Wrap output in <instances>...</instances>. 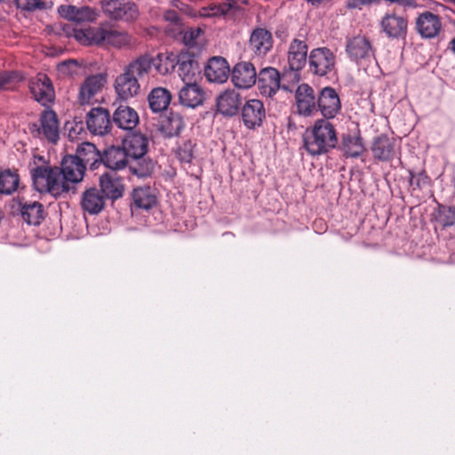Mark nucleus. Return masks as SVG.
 <instances>
[{"label":"nucleus","mask_w":455,"mask_h":455,"mask_svg":"<svg viewBox=\"0 0 455 455\" xmlns=\"http://www.w3.org/2000/svg\"><path fill=\"white\" fill-rule=\"evenodd\" d=\"M106 82V76L102 74L92 75L85 78L80 85L77 102L81 106H91L98 103L100 100V94Z\"/></svg>","instance_id":"nucleus-6"},{"label":"nucleus","mask_w":455,"mask_h":455,"mask_svg":"<svg viewBox=\"0 0 455 455\" xmlns=\"http://www.w3.org/2000/svg\"><path fill=\"white\" fill-rule=\"evenodd\" d=\"M317 105L322 115L326 118H333L340 110L339 95L331 87H325L322 90Z\"/></svg>","instance_id":"nucleus-19"},{"label":"nucleus","mask_w":455,"mask_h":455,"mask_svg":"<svg viewBox=\"0 0 455 455\" xmlns=\"http://www.w3.org/2000/svg\"><path fill=\"white\" fill-rule=\"evenodd\" d=\"M31 177L35 188L40 193H50L55 197L66 193L58 167L43 165L33 168Z\"/></svg>","instance_id":"nucleus-4"},{"label":"nucleus","mask_w":455,"mask_h":455,"mask_svg":"<svg viewBox=\"0 0 455 455\" xmlns=\"http://www.w3.org/2000/svg\"><path fill=\"white\" fill-rule=\"evenodd\" d=\"M166 129L170 136L178 135L184 127V122L178 114H172L166 120Z\"/></svg>","instance_id":"nucleus-44"},{"label":"nucleus","mask_w":455,"mask_h":455,"mask_svg":"<svg viewBox=\"0 0 455 455\" xmlns=\"http://www.w3.org/2000/svg\"><path fill=\"white\" fill-rule=\"evenodd\" d=\"M86 125L94 135H105L110 131L109 113L103 108H93L87 114Z\"/></svg>","instance_id":"nucleus-15"},{"label":"nucleus","mask_w":455,"mask_h":455,"mask_svg":"<svg viewBox=\"0 0 455 455\" xmlns=\"http://www.w3.org/2000/svg\"><path fill=\"white\" fill-rule=\"evenodd\" d=\"M307 44L306 41L294 38L290 43L287 53L289 68L293 71H300L307 64Z\"/></svg>","instance_id":"nucleus-18"},{"label":"nucleus","mask_w":455,"mask_h":455,"mask_svg":"<svg viewBox=\"0 0 455 455\" xmlns=\"http://www.w3.org/2000/svg\"><path fill=\"white\" fill-rule=\"evenodd\" d=\"M341 149L347 156L358 157L365 148L359 134H346L342 138Z\"/></svg>","instance_id":"nucleus-37"},{"label":"nucleus","mask_w":455,"mask_h":455,"mask_svg":"<svg viewBox=\"0 0 455 455\" xmlns=\"http://www.w3.org/2000/svg\"><path fill=\"white\" fill-rule=\"evenodd\" d=\"M258 87L262 95L272 97L280 88V75L274 68H266L258 75Z\"/></svg>","instance_id":"nucleus-21"},{"label":"nucleus","mask_w":455,"mask_h":455,"mask_svg":"<svg viewBox=\"0 0 455 455\" xmlns=\"http://www.w3.org/2000/svg\"><path fill=\"white\" fill-rule=\"evenodd\" d=\"M296 106L299 114L309 116L315 109V98L313 89L302 84L298 86L295 93Z\"/></svg>","instance_id":"nucleus-25"},{"label":"nucleus","mask_w":455,"mask_h":455,"mask_svg":"<svg viewBox=\"0 0 455 455\" xmlns=\"http://www.w3.org/2000/svg\"><path fill=\"white\" fill-rule=\"evenodd\" d=\"M4 1H5V0H0V3H1V2H4Z\"/></svg>","instance_id":"nucleus-53"},{"label":"nucleus","mask_w":455,"mask_h":455,"mask_svg":"<svg viewBox=\"0 0 455 455\" xmlns=\"http://www.w3.org/2000/svg\"><path fill=\"white\" fill-rule=\"evenodd\" d=\"M395 139L387 135L375 138L371 147L374 157L381 161L392 159L395 155Z\"/></svg>","instance_id":"nucleus-31"},{"label":"nucleus","mask_w":455,"mask_h":455,"mask_svg":"<svg viewBox=\"0 0 455 455\" xmlns=\"http://www.w3.org/2000/svg\"><path fill=\"white\" fill-rule=\"evenodd\" d=\"M73 156L79 158L80 162L84 163V167L89 164L92 166H95V164L101 160L100 151L96 148L94 144L90 142H84L79 145L76 150V156Z\"/></svg>","instance_id":"nucleus-38"},{"label":"nucleus","mask_w":455,"mask_h":455,"mask_svg":"<svg viewBox=\"0 0 455 455\" xmlns=\"http://www.w3.org/2000/svg\"><path fill=\"white\" fill-rule=\"evenodd\" d=\"M176 66H178V75L184 84L195 83V77L198 73V65L191 56L187 54L180 55Z\"/></svg>","instance_id":"nucleus-33"},{"label":"nucleus","mask_w":455,"mask_h":455,"mask_svg":"<svg viewBox=\"0 0 455 455\" xmlns=\"http://www.w3.org/2000/svg\"><path fill=\"white\" fill-rule=\"evenodd\" d=\"M100 6L103 13L115 20L131 22L140 14L137 5L130 1L101 0Z\"/></svg>","instance_id":"nucleus-5"},{"label":"nucleus","mask_w":455,"mask_h":455,"mask_svg":"<svg viewBox=\"0 0 455 455\" xmlns=\"http://www.w3.org/2000/svg\"><path fill=\"white\" fill-rule=\"evenodd\" d=\"M439 221L443 226H452L455 223V208H445L440 212Z\"/></svg>","instance_id":"nucleus-48"},{"label":"nucleus","mask_w":455,"mask_h":455,"mask_svg":"<svg viewBox=\"0 0 455 455\" xmlns=\"http://www.w3.org/2000/svg\"><path fill=\"white\" fill-rule=\"evenodd\" d=\"M100 191L105 198L118 199L123 196L124 185L116 173H105L100 179Z\"/></svg>","instance_id":"nucleus-28"},{"label":"nucleus","mask_w":455,"mask_h":455,"mask_svg":"<svg viewBox=\"0 0 455 455\" xmlns=\"http://www.w3.org/2000/svg\"><path fill=\"white\" fill-rule=\"evenodd\" d=\"M273 40L271 33L265 28H256L252 31L249 48L258 56H265L272 48Z\"/></svg>","instance_id":"nucleus-24"},{"label":"nucleus","mask_w":455,"mask_h":455,"mask_svg":"<svg viewBox=\"0 0 455 455\" xmlns=\"http://www.w3.org/2000/svg\"><path fill=\"white\" fill-rule=\"evenodd\" d=\"M38 136H44L50 142L56 143L59 140V122L55 112L44 110L40 116V126L36 128Z\"/></svg>","instance_id":"nucleus-22"},{"label":"nucleus","mask_w":455,"mask_h":455,"mask_svg":"<svg viewBox=\"0 0 455 455\" xmlns=\"http://www.w3.org/2000/svg\"><path fill=\"white\" fill-rule=\"evenodd\" d=\"M84 163L80 162L79 158L73 156H67L61 162L60 168V180L66 187V193L70 189V183H79L84 176Z\"/></svg>","instance_id":"nucleus-8"},{"label":"nucleus","mask_w":455,"mask_h":455,"mask_svg":"<svg viewBox=\"0 0 455 455\" xmlns=\"http://www.w3.org/2000/svg\"><path fill=\"white\" fill-rule=\"evenodd\" d=\"M379 27L388 38L399 39L406 36L408 20L401 15L387 12L381 18Z\"/></svg>","instance_id":"nucleus-11"},{"label":"nucleus","mask_w":455,"mask_h":455,"mask_svg":"<svg viewBox=\"0 0 455 455\" xmlns=\"http://www.w3.org/2000/svg\"><path fill=\"white\" fill-rule=\"evenodd\" d=\"M74 36L84 45H97L117 50L131 49L136 44V39L132 34L115 25L76 29Z\"/></svg>","instance_id":"nucleus-1"},{"label":"nucleus","mask_w":455,"mask_h":455,"mask_svg":"<svg viewBox=\"0 0 455 455\" xmlns=\"http://www.w3.org/2000/svg\"><path fill=\"white\" fill-rule=\"evenodd\" d=\"M123 148L129 158H140L148 151V139L140 133L128 134L123 141Z\"/></svg>","instance_id":"nucleus-26"},{"label":"nucleus","mask_w":455,"mask_h":455,"mask_svg":"<svg viewBox=\"0 0 455 455\" xmlns=\"http://www.w3.org/2000/svg\"><path fill=\"white\" fill-rule=\"evenodd\" d=\"M415 29L424 39L435 38L443 30L442 19L432 12L425 11L416 18Z\"/></svg>","instance_id":"nucleus-9"},{"label":"nucleus","mask_w":455,"mask_h":455,"mask_svg":"<svg viewBox=\"0 0 455 455\" xmlns=\"http://www.w3.org/2000/svg\"><path fill=\"white\" fill-rule=\"evenodd\" d=\"M105 196L96 188L86 189L81 197V207L89 214H98L105 206Z\"/></svg>","instance_id":"nucleus-27"},{"label":"nucleus","mask_w":455,"mask_h":455,"mask_svg":"<svg viewBox=\"0 0 455 455\" xmlns=\"http://www.w3.org/2000/svg\"><path fill=\"white\" fill-rule=\"evenodd\" d=\"M265 117L266 110L259 100H249L242 108L243 123L248 129L260 126Z\"/></svg>","instance_id":"nucleus-14"},{"label":"nucleus","mask_w":455,"mask_h":455,"mask_svg":"<svg viewBox=\"0 0 455 455\" xmlns=\"http://www.w3.org/2000/svg\"><path fill=\"white\" fill-rule=\"evenodd\" d=\"M346 52L349 59L357 64L370 60L374 57L371 44L364 36H355L348 39Z\"/></svg>","instance_id":"nucleus-10"},{"label":"nucleus","mask_w":455,"mask_h":455,"mask_svg":"<svg viewBox=\"0 0 455 455\" xmlns=\"http://www.w3.org/2000/svg\"><path fill=\"white\" fill-rule=\"evenodd\" d=\"M133 204L136 207L141 209H150L156 202L149 187L137 188L132 193Z\"/></svg>","instance_id":"nucleus-39"},{"label":"nucleus","mask_w":455,"mask_h":455,"mask_svg":"<svg viewBox=\"0 0 455 455\" xmlns=\"http://www.w3.org/2000/svg\"><path fill=\"white\" fill-rule=\"evenodd\" d=\"M194 144L192 141H185L177 150V157L181 163L190 164L194 156Z\"/></svg>","instance_id":"nucleus-43"},{"label":"nucleus","mask_w":455,"mask_h":455,"mask_svg":"<svg viewBox=\"0 0 455 455\" xmlns=\"http://www.w3.org/2000/svg\"><path fill=\"white\" fill-rule=\"evenodd\" d=\"M234 85L240 89H248L255 84L257 72L254 66L248 61H241L235 65L231 72Z\"/></svg>","instance_id":"nucleus-13"},{"label":"nucleus","mask_w":455,"mask_h":455,"mask_svg":"<svg viewBox=\"0 0 455 455\" xmlns=\"http://www.w3.org/2000/svg\"><path fill=\"white\" fill-rule=\"evenodd\" d=\"M150 72V61L147 58H136L125 66L124 72L115 81V90L123 100L137 96L140 91L139 80Z\"/></svg>","instance_id":"nucleus-2"},{"label":"nucleus","mask_w":455,"mask_h":455,"mask_svg":"<svg viewBox=\"0 0 455 455\" xmlns=\"http://www.w3.org/2000/svg\"><path fill=\"white\" fill-rule=\"evenodd\" d=\"M30 92L34 99L46 105L54 99V90L50 78L44 74H38L29 84Z\"/></svg>","instance_id":"nucleus-16"},{"label":"nucleus","mask_w":455,"mask_h":455,"mask_svg":"<svg viewBox=\"0 0 455 455\" xmlns=\"http://www.w3.org/2000/svg\"><path fill=\"white\" fill-rule=\"evenodd\" d=\"M411 175V185L416 186L418 188H420L421 186L426 185L427 183V176L423 172H419L418 174H413L411 172H410Z\"/></svg>","instance_id":"nucleus-49"},{"label":"nucleus","mask_w":455,"mask_h":455,"mask_svg":"<svg viewBox=\"0 0 455 455\" xmlns=\"http://www.w3.org/2000/svg\"><path fill=\"white\" fill-rule=\"evenodd\" d=\"M164 18L166 21H169L171 25H172L173 28H166L167 32L172 33L173 35L177 34L178 32H181V22L179 13L174 10H167L164 14Z\"/></svg>","instance_id":"nucleus-45"},{"label":"nucleus","mask_w":455,"mask_h":455,"mask_svg":"<svg viewBox=\"0 0 455 455\" xmlns=\"http://www.w3.org/2000/svg\"><path fill=\"white\" fill-rule=\"evenodd\" d=\"M178 34L183 35L182 40L187 46L194 47L199 44L203 30L200 28H188L185 30L181 28V32Z\"/></svg>","instance_id":"nucleus-42"},{"label":"nucleus","mask_w":455,"mask_h":455,"mask_svg":"<svg viewBox=\"0 0 455 455\" xmlns=\"http://www.w3.org/2000/svg\"><path fill=\"white\" fill-rule=\"evenodd\" d=\"M229 75V66L222 57H212L204 68V76L211 83L223 84L228 80Z\"/></svg>","instance_id":"nucleus-20"},{"label":"nucleus","mask_w":455,"mask_h":455,"mask_svg":"<svg viewBox=\"0 0 455 455\" xmlns=\"http://www.w3.org/2000/svg\"><path fill=\"white\" fill-rule=\"evenodd\" d=\"M81 65L76 60H68L58 65V70L63 74L74 76L77 75Z\"/></svg>","instance_id":"nucleus-46"},{"label":"nucleus","mask_w":455,"mask_h":455,"mask_svg":"<svg viewBox=\"0 0 455 455\" xmlns=\"http://www.w3.org/2000/svg\"><path fill=\"white\" fill-rule=\"evenodd\" d=\"M443 1L455 4V0H443Z\"/></svg>","instance_id":"nucleus-52"},{"label":"nucleus","mask_w":455,"mask_h":455,"mask_svg":"<svg viewBox=\"0 0 455 455\" xmlns=\"http://www.w3.org/2000/svg\"><path fill=\"white\" fill-rule=\"evenodd\" d=\"M114 123L121 129L132 130L139 123L138 114L128 106H119L113 115Z\"/></svg>","instance_id":"nucleus-34"},{"label":"nucleus","mask_w":455,"mask_h":455,"mask_svg":"<svg viewBox=\"0 0 455 455\" xmlns=\"http://www.w3.org/2000/svg\"><path fill=\"white\" fill-rule=\"evenodd\" d=\"M241 103L240 94L235 90H226L219 95L217 108L220 113L224 116H235Z\"/></svg>","instance_id":"nucleus-30"},{"label":"nucleus","mask_w":455,"mask_h":455,"mask_svg":"<svg viewBox=\"0 0 455 455\" xmlns=\"http://www.w3.org/2000/svg\"><path fill=\"white\" fill-rule=\"evenodd\" d=\"M16 6L23 11L32 12L44 8L43 0H14Z\"/></svg>","instance_id":"nucleus-47"},{"label":"nucleus","mask_w":455,"mask_h":455,"mask_svg":"<svg viewBox=\"0 0 455 455\" xmlns=\"http://www.w3.org/2000/svg\"><path fill=\"white\" fill-rule=\"evenodd\" d=\"M451 49L455 53V37L451 42Z\"/></svg>","instance_id":"nucleus-51"},{"label":"nucleus","mask_w":455,"mask_h":455,"mask_svg":"<svg viewBox=\"0 0 455 455\" xmlns=\"http://www.w3.org/2000/svg\"><path fill=\"white\" fill-rule=\"evenodd\" d=\"M139 58H147L150 61V70L152 67L160 75H167L172 72L176 67L178 56L172 52L158 53L156 57L148 54L140 55Z\"/></svg>","instance_id":"nucleus-29"},{"label":"nucleus","mask_w":455,"mask_h":455,"mask_svg":"<svg viewBox=\"0 0 455 455\" xmlns=\"http://www.w3.org/2000/svg\"><path fill=\"white\" fill-rule=\"evenodd\" d=\"M128 159L129 156L123 147H111L105 151L100 161H102L108 169L121 170L127 165Z\"/></svg>","instance_id":"nucleus-32"},{"label":"nucleus","mask_w":455,"mask_h":455,"mask_svg":"<svg viewBox=\"0 0 455 455\" xmlns=\"http://www.w3.org/2000/svg\"><path fill=\"white\" fill-rule=\"evenodd\" d=\"M58 12L62 18L76 23L93 22L99 16L97 11L92 7H76L71 4L60 5Z\"/></svg>","instance_id":"nucleus-12"},{"label":"nucleus","mask_w":455,"mask_h":455,"mask_svg":"<svg viewBox=\"0 0 455 455\" xmlns=\"http://www.w3.org/2000/svg\"><path fill=\"white\" fill-rule=\"evenodd\" d=\"M20 214L28 225L37 226L44 218L43 205L38 202H27L20 209Z\"/></svg>","instance_id":"nucleus-35"},{"label":"nucleus","mask_w":455,"mask_h":455,"mask_svg":"<svg viewBox=\"0 0 455 455\" xmlns=\"http://www.w3.org/2000/svg\"><path fill=\"white\" fill-rule=\"evenodd\" d=\"M23 80V76L18 72L0 73V90H12Z\"/></svg>","instance_id":"nucleus-41"},{"label":"nucleus","mask_w":455,"mask_h":455,"mask_svg":"<svg viewBox=\"0 0 455 455\" xmlns=\"http://www.w3.org/2000/svg\"><path fill=\"white\" fill-rule=\"evenodd\" d=\"M335 54L327 47L313 49L308 55V67L314 75L323 76L334 69Z\"/></svg>","instance_id":"nucleus-7"},{"label":"nucleus","mask_w":455,"mask_h":455,"mask_svg":"<svg viewBox=\"0 0 455 455\" xmlns=\"http://www.w3.org/2000/svg\"><path fill=\"white\" fill-rule=\"evenodd\" d=\"M307 4H310L315 8L325 7L331 4L334 0H306Z\"/></svg>","instance_id":"nucleus-50"},{"label":"nucleus","mask_w":455,"mask_h":455,"mask_svg":"<svg viewBox=\"0 0 455 455\" xmlns=\"http://www.w3.org/2000/svg\"><path fill=\"white\" fill-rule=\"evenodd\" d=\"M243 4H245V2L242 0H226L220 4H212L203 7L199 11V15L208 18L218 16L233 17L241 12Z\"/></svg>","instance_id":"nucleus-17"},{"label":"nucleus","mask_w":455,"mask_h":455,"mask_svg":"<svg viewBox=\"0 0 455 455\" xmlns=\"http://www.w3.org/2000/svg\"><path fill=\"white\" fill-rule=\"evenodd\" d=\"M179 100L181 105L195 108L204 100V92L196 82L185 84L179 91Z\"/></svg>","instance_id":"nucleus-23"},{"label":"nucleus","mask_w":455,"mask_h":455,"mask_svg":"<svg viewBox=\"0 0 455 455\" xmlns=\"http://www.w3.org/2000/svg\"><path fill=\"white\" fill-rule=\"evenodd\" d=\"M148 103L154 112L165 110L169 106L172 95L171 92L163 87L154 88L148 95Z\"/></svg>","instance_id":"nucleus-36"},{"label":"nucleus","mask_w":455,"mask_h":455,"mask_svg":"<svg viewBox=\"0 0 455 455\" xmlns=\"http://www.w3.org/2000/svg\"><path fill=\"white\" fill-rule=\"evenodd\" d=\"M19 185L18 175L10 170L0 173V193L11 194L15 191Z\"/></svg>","instance_id":"nucleus-40"},{"label":"nucleus","mask_w":455,"mask_h":455,"mask_svg":"<svg viewBox=\"0 0 455 455\" xmlns=\"http://www.w3.org/2000/svg\"><path fill=\"white\" fill-rule=\"evenodd\" d=\"M336 131L325 119L317 120L312 130L304 137V147L311 156H320L336 147Z\"/></svg>","instance_id":"nucleus-3"}]
</instances>
